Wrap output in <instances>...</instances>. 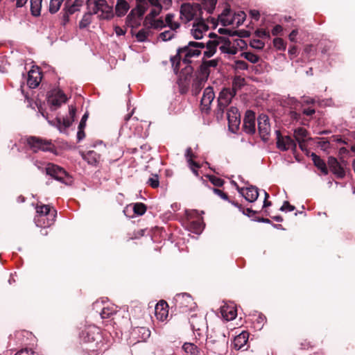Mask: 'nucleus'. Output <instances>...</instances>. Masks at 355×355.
<instances>
[{"mask_svg": "<svg viewBox=\"0 0 355 355\" xmlns=\"http://www.w3.org/2000/svg\"><path fill=\"white\" fill-rule=\"evenodd\" d=\"M204 49L202 42L190 41L189 43L177 49L175 55L172 56L170 61L175 74L180 71V63H192V58L199 57L202 53V49Z\"/></svg>", "mask_w": 355, "mask_h": 355, "instance_id": "1", "label": "nucleus"}, {"mask_svg": "<svg viewBox=\"0 0 355 355\" xmlns=\"http://www.w3.org/2000/svg\"><path fill=\"white\" fill-rule=\"evenodd\" d=\"M228 338L220 327L213 328L207 336L205 347L213 353L220 354L227 349Z\"/></svg>", "mask_w": 355, "mask_h": 355, "instance_id": "2", "label": "nucleus"}, {"mask_svg": "<svg viewBox=\"0 0 355 355\" xmlns=\"http://www.w3.org/2000/svg\"><path fill=\"white\" fill-rule=\"evenodd\" d=\"M136 6L131 10L126 17L127 26L137 28L140 26V21L148 8V3L153 7L162 6L159 0H135Z\"/></svg>", "mask_w": 355, "mask_h": 355, "instance_id": "3", "label": "nucleus"}, {"mask_svg": "<svg viewBox=\"0 0 355 355\" xmlns=\"http://www.w3.org/2000/svg\"><path fill=\"white\" fill-rule=\"evenodd\" d=\"M277 135V147L278 149L286 151L291 149L293 151L296 150V142L305 141V139L308 135V132L303 128H297L294 130L293 136L295 140L290 136H282L279 130L276 131Z\"/></svg>", "mask_w": 355, "mask_h": 355, "instance_id": "4", "label": "nucleus"}, {"mask_svg": "<svg viewBox=\"0 0 355 355\" xmlns=\"http://www.w3.org/2000/svg\"><path fill=\"white\" fill-rule=\"evenodd\" d=\"M36 212L38 218L36 219V225L40 227H49L51 226L56 216V210L51 211V207L47 205H37Z\"/></svg>", "mask_w": 355, "mask_h": 355, "instance_id": "5", "label": "nucleus"}, {"mask_svg": "<svg viewBox=\"0 0 355 355\" xmlns=\"http://www.w3.org/2000/svg\"><path fill=\"white\" fill-rule=\"evenodd\" d=\"M175 309L180 313L192 311L197 307L191 295L187 293H178L174 297Z\"/></svg>", "mask_w": 355, "mask_h": 355, "instance_id": "6", "label": "nucleus"}, {"mask_svg": "<svg viewBox=\"0 0 355 355\" xmlns=\"http://www.w3.org/2000/svg\"><path fill=\"white\" fill-rule=\"evenodd\" d=\"M26 143L34 153L39 150L53 153L55 150V146L51 140L42 139L35 136H30L26 139Z\"/></svg>", "mask_w": 355, "mask_h": 355, "instance_id": "7", "label": "nucleus"}, {"mask_svg": "<svg viewBox=\"0 0 355 355\" xmlns=\"http://www.w3.org/2000/svg\"><path fill=\"white\" fill-rule=\"evenodd\" d=\"M44 171L46 175L61 183L69 184L71 182L69 173L63 168L55 164L48 163Z\"/></svg>", "mask_w": 355, "mask_h": 355, "instance_id": "8", "label": "nucleus"}, {"mask_svg": "<svg viewBox=\"0 0 355 355\" xmlns=\"http://www.w3.org/2000/svg\"><path fill=\"white\" fill-rule=\"evenodd\" d=\"M203 14L202 8L199 3L191 4L189 3H183L180 8V15L182 19L185 20V22L191 21L196 19V21L201 17Z\"/></svg>", "mask_w": 355, "mask_h": 355, "instance_id": "9", "label": "nucleus"}, {"mask_svg": "<svg viewBox=\"0 0 355 355\" xmlns=\"http://www.w3.org/2000/svg\"><path fill=\"white\" fill-rule=\"evenodd\" d=\"M80 339L86 343L93 344L97 346L102 340L101 329L94 325L86 327L80 333Z\"/></svg>", "mask_w": 355, "mask_h": 355, "instance_id": "10", "label": "nucleus"}, {"mask_svg": "<svg viewBox=\"0 0 355 355\" xmlns=\"http://www.w3.org/2000/svg\"><path fill=\"white\" fill-rule=\"evenodd\" d=\"M236 96L234 91H231L230 87H225L220 92L218 98V108L216 116L222 119L225 108L232 102V98Z\"/></svg>", "mask_w": 355, "mask_h": 355, "instance_id": "11", "label": "nucleus"}, {"mask_svg": "<svg viewBox=\"0 0 355 355\" xmlns=\"http://www.w3.org/2000/svg\"><path fill=\"white\" fill-rule=\"evenodd\" d=\"M327 164L329 170L338 179L342 180L345 177L347 165L345 160L341 159L338 162L336 157L330 156L328 157Z\"/></svg>", "mask_w": 355, "mask_h": 355, "instance_id": "12", "label": "nucleus"}, {"mask_svg": "<svg viewBox=\"0 0 355 355\" xmlns=\"http://www.w3.org/2000/svg\"><path fill=\"white\" fill-rule=\"evenodd\" d=\"M99 11L101 12V14L98 16L100 19H110L114 16L113 8L107 4L106 0L94 1L93 13L96 14Z\"/></svg>", "mask_w": 355, "mask_h": 355, "instance_id": "13", "label": "nucleus"}, {"mask_svg": "<svg viewBox=\"0 0 355 355\" xmlns=\"http://www.w3.org/2000/svg\"><path fill=\"white\" fill-rule=\"evenodd\" d=\"M189 323L193 332H196L198 336H200L202 331L207 329L206 319L202 315L196 313L191 315Z\"/></svg>", "mask_w": 355, "mask_h": 355, "instance_id": "14", "label": "nucleus"}, {"mask_svg": "<svg viewBox=\"0 0 355 355\" xmlns=\"http://www.w3.org/2000/svg\"><path fill=\"white\" fill-rule=\"evenodd\" d=\"M229 129L235 132L239 127L241 123V115L239 110L236 107H231L227 112Z\"/></svg>", "mask_w": 355, "mask_h": 355, "instance_id": "15", "label": "nucleus"}, {"mask_svg": "<svg viewBox=\"0 0 355 355\" xmlns=\"http://www.w3.org/2000/svg\"><path fill=\"white\" fill-rule=\"evenodd\" d=\"M258 130L261 139L264 141L268 140V135L270 132L269 119L266 114H260L257 119Z\"/></svg>", "mask_w": 355, "mask_h": 355, "instance_id": "16", "label": "nucleus"}, {"mask_svg": "<svg viewBox=\"0 0 355 355\" xmlns=\"http://www.w3.org/2000/svg\"><path fill=\"white\" fill-rule=\"evenodd\" d=\"M236 187V189L239 193L245 198V199L250 202H253L256 201L259 197L258 188L254 186H250L249 187H239V185L234 182Z\"/></svg>", "mask_w": 355, "mask_h": 355, "instance_id": "17", "label": "nucleus"}, {"mask_svg": "<svg viewBox=\"0 0 355 355\" xmlns=\"http://www.w3.org/2000/svg\"><path fill=\"white\" fill-rule=\"evenodd\" d=\"M76 109L75 107L71 105L69 107V117L67 118H56V126L60 132H64L69 127L71 126L74 121Z\"/></svg>", "mask_w": 355, "mask_h": 355, "instance_id": "18", "label": "nucleus"}, {"mask_svg": "<svg viewBox=\"0 0 355 355\" xmlns=\"http://www.w3.org/2000/svg\"><path fill=\"white\" fill-rule=\"evenodd\" d=\"M255 113L253 111L248 110L245 112L243 128L246 133L249 135L255 133Z\"/></svg>", "mask_w": 355, "mask_h": 355, "instance_id": "19", "label": "nucleus"}, {"mask_svg": "<svg viewBox=\"0 0 355 355\" xmlns=\"http://www.w3.org/2000/svg\"><path fill=\"white\" fill-rule=\"evenodd\" d=\"M215 94L213 87H207L203 92V95L201 99V106L203 110H209V105L214 99Z\"/></svg>", "mask_w": 355, "mask_h": 355, "instance_id": "20", "label": "nucleus"}, {"mask_svg": "<svg viewBox=\"0 0 355 355\" xmlns=\"http://www.w3.org/2000/svg\"><path fill=\"white\" fill-rule=\"evenodd\" d=\"M204 45V49L206 50L204 51L203 55L205 58H209L212 57L216 52L217 46L220 44V40H208L207 42H202Z\"/></svg>", "mask_w": 355, "mask_h": 355, "instance_id": "21", "label": "nucleus"}, {"mask_svg": "<svg viewBox=\"0 0 355 355\" xmlns=\"http://www.w3.org/2000/svg\"><path fill=\"white\" fill-rule=\"evenodd\" d=\"M168 305L164 300L159 301L155 306V313L157 318L161 321L165 320L168 314Z\"/></svg>", "mask_w": 355, "mask_h": 355, "instance_id": "22", "label": "nucleus"}, {"mask_svg": "<svg viewBox=\"0 0 355 355\" xmlns=\"http://www.w3.org/2000/svg\"><path fill=\"white\" fill-rule=\"evenodd\" d=\"M67 101V98L65 95V94L58 89L57 91H55L54 94L49 98L48 102L52 105L54 106L56 109L57 107H59L62 103H66Z\"/></svg>", "mask_w": 355, "mask_h": 355, "instance_id": "23", "label": "nucleus"}, {"mask_svg": "<svg viewBox=\"0 0 355 355\" xmlns=\"http://www.w3.org/2000/svg\"><path fill=\"white\" fill-rule=\"evenodd\" d=\"M42 75L39 69H31L28 73L27 85L31 88H36L41 82Z\"/></svg>", "mask_w": 355, "mask_h": 355, "instance_id": "24", "label": "nucleus"}, {"mask_svg": "<svg viewBox=\"0 0 355 355\" xmlns=\"http://www.w3.org/2000/svg\"><path fill=\"white\" fill-rule=\"evenodd\" d=\"M220 41V50L222 53L230 55H235L238 52V49L232 45L230 40L226 37H218Z\"/></svg>", "mask_w": 355, "mask_h": 355, "instance_id": "25", "label": "nucleus"}, {"mask_svg": "<svg viewBox=\"0 0 355 355\" xmlns=\"http://www.w3.org/2000/svg\"><path fill=\"white\" fill-rule=\"evenodd\" d=\"M221 314L227 321L234 320L237 315L236 308L233 305H224L221 307Z\"/></svg>", "mask_w": 355, "mask_h": 355, "instance_id": "26", "label": "nucleus"}, {"mask_svg": "<svg viewBox=\"0 0 355 355\" xmlns=\"http://www.w3.org/2000/svg\"><path fill=\"white\" fill-rule=\"evenodd\" d=\"M311 159L313 162V164L315 167H317L322 174L328 175L329 169L327 166L326 162L320 158V156L317 155L315 153H312L311 154Z\"/></svg>", "mask_w": 355, "mask_h": 355, "instance_id": "27", "label": "nucleus"}, {"mask_svg": "<svg viewBox=\"0 0 355 355\" xmlns=\"http://www.w3.org/2000/svg\"><path fill=\"white\" fill-rule=\"evenodd\" d=\"M130 9V5L125 0H118L115 6L116 15L118 17L124 16Z\"/></svg>", "mask_w": 355, "mask_h": 355, "instance_id": "28", "label": "nucleus"}, {"mask_svg": "<svg viewBox=\"0 0 355 355\" xmlns=\"http://www.w3.org/2000/svg\"><path fill=\"white\" fill-rule=\"evenodd\" d=\"M187 228L189 231L195 234H200L204 228L203 223L200 219L189 221Z\"/></svg>", "mask_w": 355, "mask_h": 355, "instance_id": "29", "label": "nucleus"}, {"mask_svg": "<svg viewBox=\"0 0 355 355\" xmlns=\"http://www.w3.org/2000/svg\"><path fill=\"white\" fill-rule=\"evenodd\" d=\"M182 349L187 355H200V349L191 343H185L182 345Z\"/></svg>", "mask_w": 355, "mask_h": 355, "instance_id": "30", "label": "nucleus"}, {"mask_svg": "<svg viewBox=\"0 0 355 355\" xmlns=\"http://www.w3.org/2000/svg\"><path fill=\"white\" fill-rule=\"evenodd\" d=\"M249 334L246 331H243L234 338V346L241 349L248 340Z\"/></svg>", "mask_w": 355, "mask_h": 355, "instance_id": "31", "label": "nucleus"}, {"mask_svg": "<svg viewBox=\"0 0 355 355\" xmlns=\"http://www.w3.org/2000/svg\"><path fill=\"white\" fill-rule=\"evenodd\" d=\"M216 3L217 0H202L200 6L202 10H206L207 14L211 15L213 13Z\"/></svg>", "mask_w": 355, "mask_h": 355, "instance_id": "32", "label": "nucleus"}, {"mask_svg": "<svg viewBox=\"0 0 355 355\" xmlns=\"http://www.w3.org/2000/svg\"><path fill=\"white\" fill-rule=\"evenodd\" d=\"M116 307L114 305H107L104 306L100 313L103 319L110 318L112 315L116 313Z\"/></svg>", "mask_w": 355, "mask_h": 355, "instance_id": "33", "label": "nucleus"}, {"mask_svg": "<svg viewBox=\"0 0 355 355\" xmlns=\"http://www.w3.org/2000/svg\"><path fill=\"white\" fill-rule=\"evenodd\" d=\"M205 82V80L199 78L194 79L192 84V94L194 96L198 95L201 89L203 88Z\"/></svg>", "mask_w": 355, "mask_h": 355, "instance_id": "34", "label": "nucleus"}, {"mask_svg": "<svg viewBox=\"0 0 355 355\" xmlns=\"http://www.w3.org/2000/svg\"><path fill=\"white\" fill-rule=\"evenodd\" d=\"M83 158L88 164L96 165L98 162L99 155L94 150H89L84 155Z\"/></svg>", "mask_w": 355, "mask_h": 355, "instance_id": "35", "label": "nucleus"}, {"mask_svg": "<svg viewBox=\"0 0 355 355\" xmlns=\"http://www.w3.org/2000/svg\"><path fill=\"white\" fill-rule=\"evenodd\" d=\"M245 78L241 76H236L234 78L232 81V87L230 88L231 91H234L235 94L239 89H241L245 85Z\"/></svg>", "mask_w": 355, "mask_h": 355, "instance_id": "36", "label": "nucleus"}, {"mask_svg": "<svg viewBox=\"0 0 355 355\" xmlns=\"http://www.w3.org/2000/svg\"><path fill=\"white\" fill-rule=\"evenodd\" d=\"M42 0H31V11L33 16L40 15Z\"/></svg>", "mask_w": 355, "mask_h": 355, "instance_id": "37", "label": "nucleus"}, {"mask_svg": "<svg viewBox=\"0 0 355 355\" xmlns=\"http://www.w3.org/2000/svg\"><path fill=\"white\" fill-rule=\"evenodd\" d=\"M209 17L206 18L203 17L202 15L201 17H199L194 23L193 27L198 26V28L204 33L209 29V26L205 23V19H209Z\"/></svg>", "mask_w": 355, "mask_h": 355, "instance_id": "38", "label": "nucleus"}, {"mask_svg": "<svg viewBox=\"0 0 355 355\" xmlns=\"http://www.w3.org/2000/svg\"><path fill=\"white\" fill-rule=\"evenodd\" d=\"M210 74L209 68L202 61V64L199 67V76L197 78L202 79L207 81Z\"/></svg>", "mask_w": 355, "mask_h": 355, "instance_id": "39", "label": "nucleus"}, {"mask_svg": "<svg viewBox=\"0 0 355 355\" xmlns=\"http://www.w3.org/2000/svg\"><path fill=\"white\" fill-rule=\"evenodd\" d=\"M185 156L189 166H195L196 168H200V165L193 159L196 157V155L193 154L191 148H188L187 149Z\"/></svg>", "mask_w": 355, "mask_h": 355, "instance_id": "40", "label": "nucleus"}, {"mask_svg": "<svg viewBox=\"0 0 355 355\" xmlns=\"http://www.w3.org/2000/svg\"><path fill=\"white\" fill-rule=\"evenodd\" d=\"M93 11L91 12H86L82 19L80 20V23H79V27L80 28H85L86 27H87L92 22V15H93Z\"/></svg>", "mask_w": 355, "mask_h": 355, "instance_id": "41", "label": "nucleus"}, {"mask_svg": "<svg viewBox=\"0 0 355 355\" xmlns=\"http://www.w3.org/2000/svg\"><path fill=\"white\" fill-rule=\"evenodd\" d=\"M162 6L154 7L150 10V13L146 16L144 20V25H146L148 21H150L151 20L154 19V18L159 14V12L162 10Z\"/></svg>", "mask_w": 355, "mask_h": 355, "instance_id": "42", "label": "nucleus"}, {"mask_svg": "<svg viewBox=\"0 0 355 355\" xmlns=\"http://www.w3.org/2000/svg\"><path fill=\"white\" fill-rule=\"evenodd\" d=\"M147 207L142 202H137L133 205V211L138 216L144 215L146 211Z\"/></svg>", "mask_w": 355, "mask_h": 355, "instance_id": "43", "label": "nucleus"}, {"mask_svg": "<svg viewBox=\"0 0 355 355\" xmlns=\"http://www.w3.org/2000/svg\"><path fill=\"white\" fill-rule=\"evenodd\" d=\"M241 55L253 64L257 63L260 59L257 55L251 52H243Z\"/></svg>", "mask_w": 355, "mask_h": 355, "instance_id": "44", "label": "nucleus"}, {"mask_svg": "<svg viewBox=\"0 0 355 355\" xmlns=\"http://www.w3.org/2000/svg\"><path fill=\"white\" fill-rule=\"evenodd\" d=\"M63 0H51L49 4V12L52 14L57 12L62 3Z\"/></svg>", "mask_w": 355, "mask_h": 355, "instance_id": "45", "label": "nucleus"}, {"mask_svg": "<svg viewBox=\"0 0 355 355\" xmlns=\"http://www.w3.org/2000/svg\"><path fill=\"white\" fill-rule=\"evenodd\" d=\"M192 63L184 64L186 66L180 71V76H184V79L187 80L188 77H190L193 72V68L191 66Z\"/></svg>", "mask_w": 355, "mask_h": 355, "instance_id": "46", "label": "nucleus"}, {"mask_svg": "<svg viewBox=\"0 0 355 355\" xmlns=\"http://www.w3.org/2000/svg\"><path fill=\"white\" fill-rule=\"evenodd\" d=\"M192 63L184 64L186 66L180 71V76H184V79L187 80L188 77H190L193 72V68L191 66Z\"/></svg>", "mask_w": 355, "mask_h": 355, "instance_id": "47", "label": "nucleus"}, {"mask_svg": "<svg viewBox=\"0 0 355 355\" xmlns=\"http://www.w3.org/2000/svg\"><path fill=\"white\" fill-rule=\"evenodd\" d=\"M149 29H141L136 34V38L138 42H143L147 40L150 33Z\"/></svg>", "mask_w": 355, "mask_h": 355, "instance_id": "48", "label": "nucleus"}, {"mask_svg": "<svg viewBox=\"0 0 355 355\" xmlns=\"http://www.w3.org/2000/svg\"><path fill=\"white\" fill-rule=\"evenodd\" d=\"M284 103L291 109H296L300 105V103L295 97L289 96L284 100Z\"/></svg>", "mask_w": 355, "mask_h": 355, "instance_id": "49", "label": "nucleus"}, {"mask_svg": "<svg viewBox=\"0 0 355 355\" xmlns=\"http://www.w3.org/2000/svg\"><path fill=\"white\" fill-rule=\"evenodd\" d=\"M147 184L153 189L159 187V181L158 175L156 174H153L151 177L148 178Z\"/></svg>", "mask_w": 355, "mask_h": 355, "instance_id": "50", "label": "nucleus"}, {"mask_svg": "<svg viewBox=\"0 0 355 355\" xmlns=\"http://www.w3.org/2000/svg\"><path fill=\"white\" fill-rule=\"evenodd\" d=\"M230 12V8H225L224 9V10L223 11L222 14H221V16L220 17V21H221V24H223V26H226L227 25H230V24H233V21H229L227 19H225L223 17H226L227 16Z\"/></svg>", "mask_w": 355, "mask_h": 355, "instance_id": "51", "label": "nucleus"}, {"mask_svg": "<svg viewBox=\"0 0 355 355\" xmlns=\"http://www.w3.org/2000/svg\"><path fill=\"white\" fill-rule=\"evenodd\" d=\"M208 178L210 182L216 187H222L225 183V181L223 179L214 175H209Z\"/></svg>", "mask_w": 355, "mask_h": 355, "instance_id": "52", "label": "nucleus"}, {"mask_svg": "<svg viewBox=\"0 0 355 355\" xmlns=\"http://www.w3.org/2000/svg\"><path fill=\"white\" fill-rule=\"evenodd\" d=\"M274 46L279 50H285L286 44L283 39L280 37H276L273 40Z\"/></svg>", "mask_w": 355, "mask_h": 355, "instance_id": "53", "label": "nucleus"}, {"mask_svg": "<svg viewBox=\"0 0 355 355\" xmlns=\"http://www.w3.org/2000/svg\"><path fill=\"white\" fill-rule=\"evenodd\" d=\"M248 66V64L243 60H238L234 62V68L237 70H247Z\"/></svg>", "mask_w": 355, "mask_h": 355, "instance_id": "54", "label": "nucleus"}, {"mask_svg": "<svg viewBox=\"0 0 355 355\" xmlns=\"http://www.w3.org/2000/svg\"><path fill=\"white\" fill-rule=\"evenodd\" d=\"M175 34L171 31H165L159 34V38L163 41H168L173 38Z\"/></svg>", "mask_w": 355, "mask_h": 355, "instance_id": "55", "label": "nucleus"}, {"mask_svg": "<svg viewBox=\"0 0 355 355\" xmlns=\"http://www.w3.org/2000/svg\"><path fill=\"white\" fill-rule=\"evenodd\" d=\"M250 46L256 49H263L265 46V43L260 40H252L250 42Z\"/></svg>", "mask_w": 355, "mask_h": 355, "instance_id": "56", "label": "nucleus"}, {"mask_svg": "<svg viewBox=\"0 0 355 355\" xmlns=\"http://www.w3.org/2000/svg\"><path fill=\"white\" fill-rule=\"evenodd\" d=\"M191 33L196 40H200L203 37V33L198 28V26H193V28L191 30Z\"/></svg>", "mask_w": 355, "mask_h": 355, "instance_id": "57", "label": "nucleus"}, {"mask_svg": "<svg viewBox=\"0 0 355 355\" xmlns=\"http://www.w3.org/2000/svg\"><path fill=\"white\" fill-rule=\"evenodd\" d=\"M149 22L150 24V26L152 27H153L154 28H162L166 26L164 21L162 19H156V20L153 19Z\"/></svg>", "mask_w": 355, "mask_h": 355, "instance_id": "58", "label": "nucleus"}, {"mask_svg": "<svg viewBox=\"0 0 355 355\" xmlns=\"http://www.w3.org/2000/svg\"><path fill=\"white\" fill-rule=\"evenodd\" d=\"M246 15L244 12L240 11L237 14L235 15L234 19H237L236 24L237 26H240L242 24L245 19Z\"/></svg>", "mask_w": 355, "mask_h": 355, "instance_id": "59", "label": "nucleus"}, {"mask_svg": "<svg viewBox=\"0 0 355 355\" xmlns=\"http://www.w3.org/2000/svg\"><path fill=\"white\" fill-rule=\"evenodd\" d=\"M295 209V206L291 205L288 201H284L280 210L282 211H293Z\"/></svg>", "mask_w": 355, "mask_h": 355, "instance_id": "60", "label": "nucleus"}, {"mask_svg": "<svg viewBox=\"0 0 355 355\" xmlns=\"http://www.w3.org/2000/svg\"><path fill=\"white\" fill-rule=\"evenodd\" d=\"M255 35L258 37H267V38H270V33L264 29H258L255 31Z\"/></svg>", "mask_w": 355, "mask_h": 355, "instance_id": "61", "label": "nucleus"}, {"mask_svg": "<svg viewBox=\"0 0 355 355\" xmlns=\"http://www.w3.org/2000/svg\"><path fill=\"white\" fill-rule=\"evenodd\" d=\"M239 211L248 217H252V216L255 215L257 213V211L252 210L251 208L245 209L243 207V209H241V210Z\"/></svg>", "mask_w": 355, "mask_h": 355, "instance_id": "62", "label": "nucleus"}, {"mask_svg": "<svg viewBox=\"0 0 355 355\" xmlns=\"http://www.w3.org/2000/svg\"><path fill=\"white\" fill-rule=\"evenodd\" d=\"M213 191H214V193L215 194L218 195L221 198H223V199H224L225 200H229V198H228L227 194L224 193L222 190L214 188V189H213Z\"/></svg>", "mask_w": 355, "mask_h": 355, "instance_id": "63", "label": "nucleus"}, {"mask_svg": "<svg viewBox=\"0 0 355 355\" xmlns=\"http://www.w3.org/2000/svg\"><path fill=\"white\" fill-rule=\"evenodd\" d=\"M15 355H34V352L32 349H23L17 352Z\"/></svg>", "mask_w": 355, "mask_h": 355, "instance_id": "64", "label": "nucleus"}]
</instances>
